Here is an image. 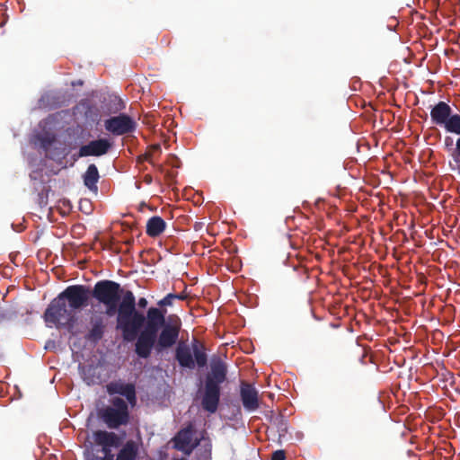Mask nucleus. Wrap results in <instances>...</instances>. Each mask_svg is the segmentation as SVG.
Wrapping results in <instances>:
<instances>
[{
	"label": "nucleus",
	"instance_id": "4468645a",
	"mask_svg": "<svg viewBox=\"0 0 460 460\" xmlns=\"http://www.w3.org/2000/svg\"><path fill=\"white\" fill-rule=\"evenodd\" d=\"M106 326V320L101 314H93L89 319L85 340L94 344L98 343L104 336Z\"/></svg>",
	"mask_w": 460,
	"mask_h": 460
},
{
	"label": "nucleus",
	"instance_id": "7c9ffc66",
	"mask_svg": "<svg viewBox=\"0 0 460 460\" xmlns=\"http://www.w3.org/2000/svg\"><path fill=\"white\" fill-rule=\"evenodd\" d=\"M160 151H161L160 145L159 144H155V145L150 146L148 152H150L153 155V153L160 152Z\"/></svg>",
	"mask_w": 460,
	"mask_h": 460
},
{
	"label": "nucleus",
	"instance_id": "f704fd0d",
	"mask_svg": "<svg viewBox=\"0 0 460 460\" xmlns=\"http://www.w3.org/2000/svg\"><path fill=\"white\" fill-rule=\"evenodd\" d=\"M158 169H159L160 171H162V170H163V166H162V165H158Z\"/></svg>",
	"mask_w": 460,
	"mask_h": 460
},
{
	"label": "nucleus",
	"instance_id": "c85d7f7f",
	"mask_svg": "<svg viewBox=\"0 0 460 460\" xmlns=\"http://www.w3.org/2000/svg\"><path fill=\"white\" fill-rule=\"evenodd\" d=\"M456 162H460V137L456 140Z\"/></svg>",
	"mask_w": 460,
	"mask_h": 460
},
{
	"label": "nucleus",
	"instance_id": "6e6552de",
	"mask_svg": "<svg viewBox=\"0 0 460 460\" xmlns=\"http://www.w3.org/2000/svg\"><path fill=\"white\" fill-rule=\"evenodd\" d=\"M181 325V323L179 317H176L174 323H166L157 335L154 349L162 352L175 345L179 338Z\"/></svg>",
	"mask_w": 460,
	"mask_h": 460
},
{
	"label": "nucleus",
	"instance_id": "f03ea898",
	"mask_svg": "<svg viewBox=\"0 0 460 460\" xmlns=\"http://www.w3.org/2000/svg\"><path fill=\"white\" fill-rule=\"evenodd\" d=\"M226 363L219 356H213L210 360V371L205 377L201 400V406L206 411L215 413L217 411L221 394L220 385L226 380Z\"/></svg>",
	"mask_w": 460,
	"mask_h": 460
},
{
	"label": "nucleus",
	"instance_id": "5701e85b",
	"mask_svg": "<svg viewBox=\"0 0 460 460\" xmlns=\"http://www.w3.org/2000/svg\"><path fill=\"white\" fill-rule=\"evenodd\" d=\"M211 443L209 440L197 451V460H211Z\"/></svg>",
	"mask_w": 460,
	"mask_h": 460
},
{
	"label": "nucleus",
	"instance_id": "6ab92c4d",
	"mask_svg": "<svg viewBox=\"0 0 460 460\" xmlns=\"http://www.w3.org/2000/svg\"><path fill=\"white\" fill-rule=\"evenodd\" d=\"M138 455V445L128 439L117 453L115 460H136Z\"/></svg>",
	"mask_w": 460,
	"mask_h": 460
},
{
	"label": "nucleus",
	"instance_id": "f3484780",
	"mask_svg": "<svg viewBox=\"0 0 460 460\" xmlns=\"http://www.w3.org/2000/svg\"><path fill=\"white\" fill-rule=\"evenodd\" d=\"M451 113V107L445 102H439L430 111L431 121L436 125L444 126Z\"/></svg>",
	"mask_w": 460,
	"mask_h": 460
},
{
	"label": "nucleus",
	"instance_id": "dca6fc26",
	"mask_svg": "<svg viewBox=\"0 0 460 460\" xmlns=\"http://www.w3.org/2000/svg\"><path fill=\"white\" fill-rule=\"evenodd\" d=\"M93 440L102 448L107 447H118L120 445V438L118 434L107 430H96L93 432Z\"/></svg>",
	"mask_w": 460,
	"mask_h": 460
},
{
	"label": "nucleus",
	"instance_id": "72a5a7b5",
	"mask_svg": "<svg viewBox=\"0 0 460 460\" xmlns=\"http://www.w3.org/2000/svg\"><path fill=\"white\" fill-rule=\"evenodd\" d=\"M446 141H450V142H452V139L450 138V137H447L446 138Z\"/></svg>",
	"mask_w": 460,
	"mask_h": 460
},
{
	"label": "nucleus",
	"instance_id": "b1692460",
	"mask_svg": "<svg viewBox=\"0 0 460 460\" xmlns=\"http://www.w3.org/2000/svg\"><path fill=\"white\" fill-rule=\"evenodd\" d=\"M274 425L277 427L279 438H284L288 433V422L283 416H278L274 420Z\"/></svg>",
	"mask_w": 460,
	"mask_h": 460
},
{
	"label": "nucleus",
	"instance_id": "20e7f679",
	"mask_svg": "<svg viewBox=\"0 0 460 460\" xmlns=\"http://www.w3.org/2000/svg\"><path fill=\"white\" fill-rule=\"evenodd\" d=\"M129 406L123 398L111 397L109 404L98 411V417L110 429H118L130 423Z\"/></svg>",
	"mask_w": 460,
	"mask_h": 460
},
{
	"label": "nucleus",
	"instance_id": "412c9836",
	"mask_svg": "<svg viewBox=\"0 0 460 460\" xmlns=\"http://www.w3.org/2000/svg\"><path fill=\"white\" fill-rule=\"evenodd\" d=\"M447 132L460 135V114H452L443 126Z\"/></svg>",
	"mask_w": 460,
	"mask_h": 460
},
{
	"label": "nucleus",
	"instance_id": "a878e982",
	"mask_svg": "<svg viewBox=\"0 0 460 460\" xmlns=\"http://www.w3.org/2000/svg\"><path fill=\"white\" fill-rule=\"evenodd\" d=\"M176 299V295L170 293L166 295L163 299L158 301V305L160 306H171L173 304V301Z\"/></svg>",
	"mask_w": 460,
	"mask_h": 460
},
{
	"label": "nucleus",
	"instance_id": "4be33fe9",
	"mask_svg": "<svg viewBox=\"0 0 460 460\" xmlns=\"http://www.w3.org/2000/svg\"><path fill=\"white\" fill-rule=\"evenodd\" d=\"M95 367L89 366L82 371L83 379L86 385H92L99 383V376H95Z\"/></svg>",
	"mask_w": 460,
	"mask_h": 460
},
{
	"label": "nucleus",
	"instance_id": "423d86ee",
	"mask_svg": "<svg viewBox=\"0 0 460 460\" xmlns=\"http://www.w3.org/2000/svg\"><path fill=\"white\" fill-rule=\"evenodd\" d=\"M175 359L184 368L193 369L197 365L204 367L208 363L205 347L197 339L191 342V347L181 341L175 349Z\"/></svg>",
	"mask_w": 460,
	"mask_h": 460
},
{
	"label": "nucleus",
	"instance_id": "cd10ccee",
	"mask_svg": "<svg viewBox=\"0 0 460 460\" xmlns=\"http://www.w3.org/2000/svg\"><path fill=\"white\" fill-rule=\"evenodd\" d=\"M286 453L284 450H276L272 453L270 460H285Z\"/></svg>",
	"mask_w": 460,
	"mask_h": 460
},
{
	"label": "nucleus",
	"instance_id": "ddd939ff",
	"mask_svg": "<svg viewBox=\"0 0 460 460\" xmlns=\"http://www.w3.org/2000/svg\"><path fill=\"white\" fill-rule=\"evenodd\" d=\"M193 428L191 425L181 429L173 438V447L185 455H190L192 451L199 445V440L196 439L192 443Z\"/></svg>",
	"mask_w": 460,
	"mask_h": 460
},
{
	"label": "nucleus",
	"instance_id": "2f4dec72",
	"mask_svg": "<svg viewBox=\"0 0 460 460\" xmlns=\"http://www.w3.org/2000/svg\"><path fill=\"white\" fill-rule=\"evenodd\" d=\"M143 159L147 161L148 163L150 164H153L152 162V154L150 152H147L144 155H143Z\"/></svg>",
	"mask_w": 460,
	"mask_h": 460
},
{
	"label": "nucleus",
	"instance_id": "0eeeda50",
	"mask_svg": "<svg viewBox=\"0 0 460 460\" xmlns=\"http://www.w3.org/2000/svg\"><path fill=\"white\" fill-rule=\"evenodd\" d=\"M44 321L47 324L71 325L75 323V311L58 295L47 307L44 313Z\"/></svg>",
	"mask_w": 460,
	"mask_h": 460
},
{
	"label": "nucleus",
	"instance_id": "f257e3e1",
	"mask_svg": "<svg viewBox=\"0 0 460 460\" xmlns=\"http://www.w3.org/2000/svg\"><path fill=\"white\" fill-rule=\"evenodd\" d=\"M136 297L132 291L122 292L119 302L116 318V330L119 331L123 341L132 342L137 338L139 330L144 327L146 316L136 308Z\"/></svg>",
	"mask_w": 460,
	"mask_h": 460
},
{
	"label": "nucleus",
	"instance_id": "2eb2a0df",
	"mask_svg": "<svg viewBox=\"0 0 460 460\" xmlns=\"http://www.w3.org/2000/svg\"><path fill=\"white\" fill-rule=\"evenodd\" d=\"M240 396L245 410L253 411L259 408L258 391L251 384L241 383Z\"/></svg>",
	"mask_w": 460,
	"mask_h": 460
},
{
	"label": "nucleus",
	"instance_id": "9b49d317",
	"mask_svg": "<svg viewBox=\"0 0 460 460\" xmlns=\"http://www.w3.org/2000/svg\"><path fill=\"white\" fill-rule=\"evenodd\" d=\"M109 395L119 394L123 396L125 401L134 407L137 404L136 386L132 383H124L122 380L111 381L106 385Z\"/></svg>",
	"mask_w": 460,
	"mask_h": 460
},
{
	"label": "nucleus",
	"instance_id": "9d476101",
	"mask_svg": "<svg viewBox=\"0 0 460 460\" xmlns=\"http://www.w3.org/2000/svg\"><path fill=\"white\" fill-rule=\"evenodd\" d=\"M104 128L114 136H123L133 133L137 128V122L130 116L120 113L107 119Z\"/></svg>",
	"mask_w": 460,
	"mask_h": 460
},
{
	"label": "nucleus",
	"instance_id": "473e14b6",
	"mask_svg": "<svg viewBox=\"0 0 460 460\" xmlns=\"http://www.w3.org/2000/svg\"><path fill=\"white\" fill-rule=\"evenodd\" d=\"M175 295H176V299H179V300H185L187 298V296L184 293L175 294Z\"/></svg>",
	"mask_w": 460,
	"mask_h": 460
},
{
	"label": "nucleus",
	"instance_id": "1a4fd4ad",
	"mask_svg": "<svg viewBox=\"0 0 460 460\" xmlns=\"http://www.w3.org/2000/svg\"><path fill=\"white\" fill-rule=\"evenodd\" d=\"M90 290L84 285H72L67 287L59 295L74 311L88 305Z\"/></svg>",
	"mask_w": 460,
	"mask_h": 460
},
{
	"label": "nucleus",
	"instance_id": "39448f33",
	"mask_svg": "<svg viewBox=\"0 0 460 460\" xmlns=\"http://www.w3.org/2000/svg\"><path fill=\"white\" fill-rule=\"evenodd\" d=\"M123 288L120 284L103 279L97 281L91 292L93 298L105 306V314L113 316L118 311L117 305L121 299Z\"/></svg>",
	"mask_w": 460,
	"mask_h": 460
},
{
	"label": "nucleus",
	"instance_id": "393cba45",
	"mask_svg": "<svg viewBox=\"0 0 460 460\" xmlns=\"http://www.w3.org/2000/svg\"><path fill=\"white\" fill-rule=\"evenodd\" d=\"M111 447L102 448V452L104 455L102 457L92 456L88 460H114V455L111 453Z\"/></svg>",
	"mask_w": 460,
	"mask_h": 460
},
{
	"label": "nucleus",
	"instance_id": "c756f323",
	"mask_svg": "<svg viewBox=\"0 0 460 460\" xmlns=\"http://www.w3.org/2000/svg\"><path fill=\"white\" fill-rule=\"evenodd\" d=\"M147 304H148V302H147L146 298H145V297H140L137 301L138 307L143 308V309L147 306Z\"/></svg>",
	"mask_w": 460,
	"mask_h": 460
},
{
	"label": "nucleus",
	"instance_id": "a211bd4d",
	"mask_svg": "<svg viewBox=\"0 0 460 460\" xmlns=\"http://www.w3.org/2000/svg\"><path fill=\"white\" fill-rule=\"evenodd\" d=\"M84 186L93 193H98L97 183L100 179V173L97 166L94 164L88 165L85 172L82 176Z\"/></svg>",
	"mask_w": 460,
	"mask_h": 460
},
{
	"label": "nucleus",
	"instance_id": "7ed1b4c3",
	"mask_svg": "<svg viewBox=\"0 0 460 460\" xmlns=\"http://www.w3.org/2000/svg\"><path fill=\"white\" fill-rule=\"evenodd\" d=\"M166 310L150 307L146 311L145 328L139 330L135 339V353L141 358H148L155 345L158 331L165 323Z\"/></svg>",
	"mask_w": 460,
	"mask_h": 460
},
{
	"label": "nucleus",
	"instance_id": "f8f14e48",
	"mask_svg": "<svg viewBox=\"0 0 460 460\" xmlns=\"http://www.w3.org/2000/svg\"><path fill=\"white\" fill-rule=\"evenodd\" d=\"M113 146L108 138H97L79 147L78 157L102 156L107 155Z\"/></svg>",
	"mask_w": 460,
	"mask_h": 460
},
{
	"label": "nucleus",
	"instance_id": "bb28decb",
	"mask_svg": "<svg viewBox=\"0 0 460 460\" xmlns=\"http://www.w3.org/2000/svg\"><path fill=\"white\" fill-rule=\"evenodd\" d=\"M41 146L45 149H47L54 141L55 137L54 136H43L40 138Z\"/></svg>",
	"mask_w": 460,
	"mask_h": 460
},
{
	"label": "nucleus",
	"instance_id": "aec40b11",
	"mask_svg": "<svg viewBox=\"0 0 460 460\" xmlns=\"http://www.w3.org/2000/svg\"><path fill=\"white\" fill-rule=\"evenodd\" d=\"M166 227L165 221L158 216L150 217L146 226V233L150 237L159 236Z\"/></svg>",
	"mask_w": 460,
	"mask_h": 460
}]
</instances>
